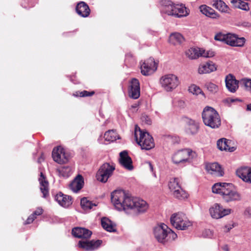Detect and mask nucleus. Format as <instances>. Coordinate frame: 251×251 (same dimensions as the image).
Wrapping results in <instances>:
<instances>
[{"label": "nucleus", "mask_w": 251, "mask_h": 251, "mask_svg": "<svg viewBox=\"0 0 251 251\" xmlns=\"http://www.w3.org/2000/svg\"><path fill=\"white\" fill-rule=\"evenodd\" d=\"M111 202L119 211L134 210L144 212L148 208L147 203L138 198L131 197L124 190H115L111 195Z\"/></svg>", "instance_id": "f257e3e1"}, {"label": "nucleus", "mask_w": 251, "mask_h": 251, "mask_svg": "<svg viewBox=\"0 0 251 251\" xmlns=\"http://www.w3.org/2000/svg\"><path fill=\"white\" fill-rule=\"evenodd\" d=\"M212 190L214 193L220 194L223 200L227 202L239 201L241 199V195L232 183H217L213 186Z\"/></svg>", "instance_id": "f03ea898"}, {"label": "nucleus", "mask_w": 251, "mask_h": 251, "mask_svg": "<svg viewBox=\"0 0 251 251\" xmlns=\"http://www.w3.org/2000/svg\"><path fill=\"white\" fill-rule=\"evenodd\" d=\"M161 13L176 18L186 17L189 10L184 4H175L170 0H161L160 1Z\"/></svg>", "instance_id": "7ed1b4c3"}, {"label": "nucleus", "mask_w": 251, "mask_h": 251, "mask_svg": "<svg viewBox=\"0 0 251 251\" xmlns=\"http://www.w3.org/2000/svg\"><path fill=\"white\" fill-rule=\"evenodd\" d=\"M153 235L158 242L163 244L171 242L177 237V234L164 224L154 228Z\"/></svg>", "instance_id": "20e7f679"}, {"label": "nucleus", "mask_w": 251, "mask_h": 251, "mask_svg": "<svg viewBox=\"0 0 251 251\" xmlns=\"http://www.w3.org/2000/svg\"><path fill=\"white\" fill-rule=\"evenodd\" d=\"M204 125L212 128H217L221 124V120L218 112L213 107L206 106L202 113Z\"/></svg>", "instance_id": "39448f33"}, {"label": "nucleus", "mask_w": 251, "mask_h": 251, "mask_svg": "<svg viewBox=\"0 0 251 251\" xmlns=\"http://www.w3.org/2000/svg\"><path fill=\"white\" fill-rule=\"evenodd\" d=\"M134 137L136 142L142 150H150L154 147L151 136L148 132L141 130L137 126L135 127Z\"/></svg>", "instance_id": "423d86ee"}, {"label": "nucleus", "mask_w": 251, "mask_h": 251, "mask_svg": "<svg viewBox=\"0 0 251 251\" xmlns=\"http://www.w3.org/2000/svg\"><path fill=\"white\" fill-rule=\"evenodd\" d=\"M197 156L195 151L190 149L178 150L174 153L172 159L176 165H183L186 163H190L192 160Z\"/></svg>", "instance_id": "0eeeda50"}, {"label": "nucleus", "mask_w": 251, "mask_h": 251, "mask_svg": "<svg viewBox=\"0 0 251 251\" xmlns=\"http://www.w3.org/2000/svg\"><path fill=\"white\" fill-rule=\"evenodd\" d=\"M214 39L217 41L224 42L231 46L242 47L245 42L244 38H239L236 34L230 32H227L226 34L219 32L215 36Z\"/></svg>", "instance_id": "6e6552de"}, {"label": "nucleus", "mask_w": 251, "mask_h": 251, "mask_svg": "<svg viewBox=\"0 0 251 251\" xmlns=\"http://www.w3.org/2000/svg\"><path fill=\"white\" fill-rule=\"evenodd\" d=\"M170 222L174 227L178 230H185L192 226L191 222L182 212L173 214L170 217Z\"/></svg>", "instance_id": "1a4fd4ad"}, {"label": "nucleus", "mask_w": 251, "mask_h": 251, "mask_svg": "<svg viewBox=\"0 0 251 251\" xmlns=\"http://www.w3.org/2000/svg\"><path fill=\"white\" fill-rule=\"evenodd\" d=\"M179 83L178 77L174 74H167L160 78L161 87L167 92L172 91L179 85Z\"/></svg>", "instance_id": "9d476101"}, {"label": "nucleus", "mask_w": 251, "mask_h": 251, "mask_svg": "<svg viewBox=\"0 0 251 251\" xmlns=\"http://www.w3.org/2000/svg\"><path fill=\"white\" fill-rule=\"evenodd\" d=\"M168 187L171 191L173 192L175 197L178 199H184L187 198V194L181 188L180 180L178 178H170L168 182Z\"/></svg>", "instance_id": "9b49d317"}, {"label": "nucleus", "mask_w": 251, "mask_h": 251, "mask_svg": "<svg viewBox=\"0 0 251 251\" xmlns=\"http://www.w3.org/2000/svg\"><path fill=\"white\" fill-rule=\"evenodd\" d=\"M114 170V165L108 163L103 164L96 174L97 179L101 182H106Z\"/></svg>", "instance_id": "f8f14e48"}, {"label": "nucleus", "mask_w": 251, "mask_h": 251, "mask_svg": "<svg viewBox=\"0 0 251 251\" xmlns=\"http://www.w3.org/2000/svg\"><path fill=\"white\" fill-rule=\"evenodd\" d=\"M231 212V209L224 208L218 203H215L209 208V213L211 216L216 219H219L228 215Z\"/></svg>", "instance_id": "ddd939ff"}, {"label": "nucleus", "mask_w": 251, "mask_h": 251, "mask_svg": "<svg viewBox=\"0 0 251 251\" xmlns=\"http://www.w3.org/2000/svg\"><path fill=\"white\" fill-rule=\"evenodd\" d=\"M52 157L53 160L59 164L66 163L70 158L69 154L66 152L64 149L60 146L53 149L52 151Z\"/></svg>", "instance_id": "4468645a"}, {"label": "nucleus", "mask_w": 251, "mask_h": 251, "mask_svg": "<svg viewBox=\"0 0 251 251\" xmlns=\"http://www.w3.org/2000/svg\"><path fill=\"white\" fill-rule=\"evenodd\" d=\"M141 64V72L144 75H149L153 74L157 68V64L153 58L150 57Z\"/></svg>", "instance_id": "2eb2a0df"}, {"label": "nucleus", "mask_w": 251, "mask_h": 251, "mask_svg": "<svg viewBox=\"0 0 251 251\" xmlns=\"http://www.w3.org/2000/svg\"><path fill=\"white\" fill-rule=\"evenodd\" d=\"M102 240H94L91 241L80 240L78 242V247L86 251H93L98 249L102 243Z\"/></svg>", "instance_id": "dca6fc26"}, {"label": "nucleus", "mask_w": 251, "mask_h": 251, "mask_svg": "<svg viewBox=\"0 0 251 251\" xmlns=\"http://www.w3.org/2000/svg\"><path fill=\"white\" fill-rule=\"evenodd\" d=\"M128 95L130 98L133 99H137L140 97V84L138 79L136 78L131 79L128 89Z\"/></svg>", "instance_id": "f3484780"}, {"label": "nucleus", "mask_w": 251, "mask_h": 251, "mask_svg": "<svg viewBox=\"0 0 251 251\" xmlns=\"http://www.w3.org/2000/svg\"><path fill=\"white\" fill-rule=\"evenodd\" d=\"M226 87L231 93H235L239 87V81L232 74H228L225 78Z\"/></svg>", "instance_id": "a211bd4d"}, {"label": "nucleus", "mask_w": 251, "mask_h": 251, "mask_svg": "<svg viewBox=\"0 0 251 251\" xmlns=\"http://www.w3.org/2000/svg\"><path fill=\"white\" fill-rule=\"evenodd\" d=\"M119 162L123 167L128 170L131 171L133 169L132 159L126 151L120 152Z\"/></svg>", "instance_id": "6ab92c4d"}, {"label": "nucleus", "mask_w": 251, "mask_h": 251, "mask_svg": "<svg viewBox=\"0 0 251 251\" xmlns=\"http://www.w3.org/2000/svg\"><path fill=\"white\" fill-rule=\"evenodd\" d=\"M237 176L244 181L251 183V168L248 167H242L236 171Z\"/></svg>", "instance_id": "aec40b11"}, {"label": "nucleus", "mask_w": 251, "mask_h": 251, "mask_svg": "<svg viewBox=\"0 0 251 251\" xmlns=\"http://www.w3.org/2000/svg\"><path fill=\"white\" fill-rule=\"evenodd\" d=\"M55 200L60 205L64 207H68L72 204L71 197L64 195L61 192H59L56 195Z\"/></svg>", "instance_id": "412c9836"}, {"label": "nucleus", "mask_w": 251, "mask_h": 251, "mask_svg": "<svg viewBox=\"0 0 251 251\" xmlns=\"http://www.w3.org/2000/svg\"><path fill=\"white\" fill-rule=\"evenodd\" d=\"M72 232L75 237L79 238H89L92 234V231L89 229L79 227L74 228Z\"/></svg>", "instance_id": "4be33fe9"}, {"label": "nucleus", "mask_w": 251, "mask_h": 251, "mask_svg": "<svg viewBox=\"0 0 251 251\" xmlns=\"http://www.w3.org/2000/svg\"><path fill=\"white\" fill-rule=\"evenodd\" d=\"M205 169L208 173L216 176H221L224 174L220 165L216 162L207 164Z\"/></svg>", "instance_id": "5701e85b"}, {"label": "nucleus", "mask_w": 251, "mask_h": 251, "mask_svg": "<svg viewBox=\"0 0 251 251\" xmlns=\"http://www.w3.org/2000/svg\"><path fill=\"white\" fill-rule=\"evenodd\" d=\"M217 68L216 65L212 62H208L206 63L201 64L198 68V73L201 75L208 74L216 71Z\"/></svg>", "instance_id": "b1692460"}, {"label": "nucleus", "mask_w": 251, "mask_h": 251, "mask_svg": "<svg viewBox=\"0 0 251 251\" xmlns=\"http://www.w3.org/2000/svg\"><path fill=\"white\" fill-rule=\"evenodd\" d=\"M231 142V141L230 140H227L226 138L220 139L217 141V147L221 151L233 152L236 150V148L234 147H230Z\"/></svg>", "instance_id": "393cba45"}, {"label": "nucleus", "mask_w": 251, "mask_h": 251, "mask_svg": "<svg viewBox=\"0 0 251 251\" xmlns=\"http://www.w3.org/2000/svg\"><path fill=\"white\" fill-rule=\"evenodd\" d=\"M77 13L82 17H87L90 13V9L88 5L84 2H79L76 6Z\"/></svg>", "instance_id": "a878e982"}, {"label": "nucleus", "mask_w": 251, "mask_h": 251, "mask_svg": "<svg viewBox=\"0 0 251 251\" xmlns=\"http://www.w3.org/2000/svg\"><path fill=\"white\" fill-rule=\"evenodd\" d=\"M83 178L81 175H78L70 183V188L75 193L79 191L83 187Z\"/></svg>", "instance_id": "bb28decb"}, {"label": "nucleus", "mask_w": 251, "mask_h": 251, "mask_svg": "<svg viewBox=\"0 0 251 251\" xmlns=\"http://www.w3.org/2000/svg\"><path fill=\"white\" fill-rule=\"evenodd\" d=\"M40 175V177L39 178L40 189L43 194V197L44 198H47L49 195V183L48 181L46 180L43 173H41Z\"/></svg>", "instance_id": "cd10ccee"}, {"label": "nucleus", "mask_w": 251, "mask_h": 251, "mask_svg": "<svg viewBox=\"0 0 251 251\" xmlns=\"http://www.w3.org/2000/svg\"><path fill=\"white\" fill-rule=\"evenodd\" d=\"M199 8L201 12L207 17L213 19H217L219 17V15L213 9L206 5H202L200 6Z\"/></svg>", "instance_id": "c85d7f7f"}, {"label": "nucleus", "mask_w": 251, "mask_h": 251, "mask_svg": "<svg viewBox=\"0 0 251 251\" xmlns=\"http://www.w3.org/2000/svg\"><path fill=\"white\" fill-rule=\"evenodd\" d=\"M202 48H191L186 51V55L190 59H196L201 57Z\"/></svg>", "instance_id": "c756f323"}, {"label": "nucleus", "mask_w": 251, "mask_h": 251, "mask_svg": "<svg viewBox=\"0 0 251 251\" xmlns=\"http://www.w3.org/2000/svg\"><path fill=\"white\" fill-rule=\"evenodd\" d=\"M101 225L102 227L108 232L116 231L115 225L107 218L103 217L101 218Z\"/></svg>", "instance_id": "7c9ffc66"}, {"label": "nucleus", "mask_w": 251, "mask_h": 251, "mask_svg": "<svg viewBox=\"0 0 251 251\" xmlns=\"http://www.w3.org/2000/svg\"><path fill=\"white\" fill-rule=\"evenodd\" d=\"M184 41V38L180 32H172L169 36V42L174 45L179 44Z\"/></svg>", "instance_id": "2f4dec72"}, {"label": "nucleus", "mask_w": 251, "mask_h": 251, "mask_svg": "<svg viewBox=\"0 0 251 251\" xmlns=\"http://www.w3.org/2000/svg\"><path fill=\"white\" fill-rule=\"evenodd\" d=\"M80 204L82 209L85 211L90 210L97 205V204L93 203L85 197L81 199Z\"/></svg>", "instance_id": "473e14b6"}, {"label": "nucleus", "mask_w": 251, "mask_h": 251, "mask_svg": "<svg viewBox=\"0 0 251 251\" xmlns=\"http://www.w3.org/2000/svg\"><path fill=\"white\" fill-rule=\"evenodd\" d=\"M213 6L222 12H227L228 7L226 3L221 0H216L214 1Z\"/></svg>", "instance_id": "72a5a7b5"}, {"label": "nucleus", "mask_w": 251, "mask_h": 251, "mask_svg": "<svg viewBox=\"0 0 251 251\" xmlns=\"http://www.w3.org/2000/svg\"><path fill=\"white\" fill-rule=\"evenodd\" d=\"M57 170L59 175L64 177H69L72 172V168L68 166L62 167Z\"/></svg>", "instance_id": "f704fd0d"}, {"label": "nucleus", "mask_w": 251, "mask_h": 251, "mask_svg": "<svg viewBox=\"0 0 251 251\" xmlns=\"http://www.w3.org/2000/svg\"><path fill=\"white\" fill-rule=\"evenodd\" d=\"M43 213V209L41 207H38L34 212L30 215L26 221L25 224H29L33 222V221L36 218L37 216L41 215Z\"/></svg>", "instance_id": "c9c22d12"}, {"label": "nucleus", "mask_w": 251, "mask_h": 251, "mask_svg": "<svg viewBox=\"0 0 251 251\" xmlns=\"http://www.w3.org/2000/svg\"><path fill=\"white\" fill-rule=\"evenodd\" d=\"M118 137L117 133L113 130H109L104 134L103 138L105 140L110 142H113L115 141Z\"/></svg>", "instance_id": "e433bc0d"}, {"label": "nucleus", "mask_w": 251, "mask_h": 251, "mask_svg": "<svg viewBox=\"0 0 251 251\" xmlns=\"http://www.w3.org/2000/svg\"><path fill=\"white\" fill-rule=\"evenodd\" d=\"M206 89L212 93H216L219 90L218 86L215 84L209 82L205 84Z\"/></svg>", "instance_id": "4c0bfd02"}, {"label": "nucleus", "mask_w": 251, "mask_h": 251, "mask_svg": "<svg viewBox=\"0 0 251 251\" xmlns=\"http://www.w3.org/2000/svg\"><path fill=\"white\" fill-rule=\"evenodd\" d=\"M189 91L192 93L194 95H198L200 94H201L202 95H204L203 93L202 92L201 89L198 86L195 84L191 85L189 87Z\"/></svg>", "instance_id": "58836bf2"}, {"label": "nucleus", "mask_w": 251, "mask_h": 251, "mask_svg": "<svg viewBox=\"0 0 251 251\" xmlns=\"http://www.w3.org/2000/svg\"><path fill=\"white\" fill-rule=\"evenodd\" d=\"M199 126L197 124L186 127V132L188 134L195 135L198 131Z\"/></svg>", "instance_id": "ea45409f"}, {"label": "nucleus", "mask_w": 251, "mask_h": 251, "mask_svg": "<svg viewBox=\"0 0 251 251\" xmlns=\"http://www.w3.org/2000/svg\"><path fill=\"white\" fill-rule=\"evenodd\" d=\"M94 94V91H92L91 92L87 91L86 90H84L81 92H76V94H74L75 96H80L81 97H88V96H91Z\"/></svg>", "instance_id": "a19ab883"}, {"label": "nucleus", "mask_w": 251, "mask_h": 251, "mask_svg": "<svg viewBox=\"0 0 251 251\" xmlns=\"http://www.w3.org/2000/svg\"><path fill=\"white\" fill-rule=\"evenodd\" d=\"M202 50L203 52H202L201 57L209 58L212 57L215 55L214 51L211 50L206 51L205 50L202 49Z\"/></svg>", "instance_id": "79ce46f5"}, {"label": "nucleus", "mask_w": 251, "mask_h": 251, "mask_svg": "<svg viewBox=\"0 0 251 251\" xmlns=\"http://www.w3.org/2000/svg\"><path fill=\"white\" fill-rule=\"evenodd\" d=\"M239 4L237 5V8L246 11L249 10V5L247 2L241 0Z\"/></svg>", "instance_id": "37998d69"}, {"label": "nucleus", "mask_w": 251, "mask_h": 251, "mask_svg": "<svg viewBox=\"0 0 251 251\" xmlns=\"http://www.w3.org/2000/svg\"><path fill=\"white\" fill-rule=\"evenodd\" d=\"M202 235L203 237L211 238L213 236V233L210 229H205L203 231Z\"/></svg>", "instance_id": "c03bdc74"}, {"label": "nucleus", "mask_w": 251, "mask_h": 251, "mask_svg": "<svg viewBox=\"0 0 251 251\" xmlns=\"http://www.w3.org/2000/svg\"><path fill=\"white\" fill-rule=\"evenodd\" d=\"M241 82L247 88H250L251 89V79L244 78L242 79Z\"/></svg>", "instance_id": "a18cd8bd"}, {"label": "nucleus", "mask_w": 251, "mask_h": 251, "mask_svg": "<svg viewBox=\"0 0 251 251\" xmlns=\"http://www.w3.org/2000/svg\"><path fill=\"white\" fill-rule=\"evenodd\" d=\"M142 120L147 125H150L151 124V120L148 116H143L142 117Z\"/></svg>", "instance_id": "49530a36"}, {"label": "nucleus", "mask_w": 251, "mask_h": 251, "mask_svg": "<svg viewBox=\"0 0 251 251\" xmlns=\"http://www.w3.org/2000/svg\"><path fill=\"white\" fill-rule=\"evenodd\" d=\"M197 124L194 120L188 119L186 121V126H191Z\"/></svg>", "instance_id": "de8ad7c7"}, {"label": "nucleus", "mask_w": 251, "mask_h": 251, "mask_svg": "<svg viewBox=\"0 0 251 251\" xmlns=\"http://www.w3.org/2000/svg\"><path fill=\"white\" fill-rule=\"evenodd\" d=\"M236 101H240V100L238 99H232L229 98L226 100V101L229 103H232Z\"/></svg>", "instance_id": "09e8293b"}, {"label": "nucleus", "mask_w": 251, "mask_h": 251, "mask_svg": "<svg viewBox=\"0 0 251 251\" xmlns=\"http://www.w3.org/2000/svg\"><path fill=\"white\" fill-rule=\"evenodd\" d=\"M241 0H231V3L232 4L233 6L236 8H237V5H239V3Z\"/></svg>", "instance_id": "8fccbe9b"}, {"label": "nucleus", "mask_w": 251, "mask_h": 251, "mask_svg": "<svg viewBox=\"0 0 251 251\" xmlns=\"http://www.w3.org/2000/svg\"><path fill=\"white\" fill-rule=\"evenodd\" d=\"M177 106L180 108H183L185 106V103L183 100H179L177 101Z\"/></svg>", "instance_id": "3c124183"}, {"label": "nucleus", "mask_w": 251, "mask_h": 251, "mask_svg": "<svg viewBox=\"0 0 251 251\" xmlns=\"http://www.w3.org/2000/svg\"><path fill=\"white\" fill-rule=\"evenodd\" d=\"M233 226L232 225L225 226L224 227L225 231L226 232L229 231L231 228H232Z\"/></svg>", "instance_id": "603ef678"}, {"label": "nucleus", "mask_w": 251, "mask_h": 251, "mask_svg": "<svg viewBox=\"0 0 251 251\" xmlns=\"http://www.w3.org/2000/svg\"><path fill=\"white\" fill-rule=\"evenodd\" d=\"M222 249L224 251H229L228 246L227 245H225L222 247Z\"/></svg>", "instance_id": "864d4df0"}, {"label": "nucleus", "mask_w": 251, "mask_h": 251, "mask_svg": "<svg viewBox=\"0 0 251 251\" xmlns=\"http://www.w3.org/2000/svg\"><path fill=\"white\" fill-rule=\"evenodd\" d=\"M44 157H43V154H42V155H41V156L38 158V162L39 163H41V162H42V161H43V160H44Z\"/></svg>", "instance_id": "5fc2aeb1"}, {"label": "nucleus", "mask_w": 251, "mask_h": 251, "mask_svg": "<svg viewBox=\"0 0 251 251\" xmlns=\"http://www.w3.org/2000/svg\"><path fill=\"white\" fill-rule=\"evenodd\" d=\"M247 111H251V103L248 104L247 105Z\"/></svg>", "instance_id": "6e6d98bb"}, {"label": "nucleus", "mask_w": 251, "mask_h": 251, "mask_svg": "<svg viewBox=\"0 0 251 251\" xmlns=\"http://www.w3.org/2000/svg\"><path fill=\"white\" fill-rule=\"evenodd\" d=\"M149 166H150V169L151 171H153V166L150 162L149 163Z\"/></svg>", "instance_id": "4d7b16f0"}, {"label": "nucleus", "mask_w": 251, "mask_h": 251, "mask_svg": "<svg viewBox=\"0 0 251 251\" xmlns=\"http://www.w3.org/2000/svg\"><path fill=\"white\" fill-rule=\"evenodd\" d=\"M138 107V105L137 104H135L134 105H132V107L133 108H137Z\"/></svg>", "instance_id": "13d9d810"}, {"label": "nucleus", "mask_w": 251, "mask_h": 251, "mask_svg": "<svg viewBox=\"0 0 251 251\" xmlns=\"http://www.w3.org/2000/svg\"><path fill=\"white\" fill-rule=\"evenodd\" d=\"M130 56L129 54H127L126 55V60L128 59V58Z\"/></svg>", "instance_id": "bf43d9fd"}]
</instances>
